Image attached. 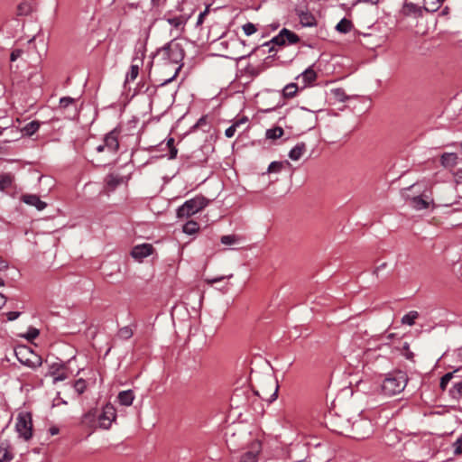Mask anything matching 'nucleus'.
<instances>
[{"label": "nucleus", "mask_w": 462, "mask_h": 462, "mask_svg": "<svg viewBox=\"0 0 462 462\" xmlns=\"http://www.w3.org/2000/svg\"><path fill=\"white\" fill-rule=\"evenodd\" d=\"M408 382L405 372L398 370L387 374L382 383V391L385 395L393 396L402 393Z\"/></svg>", "instance_id": "nucleus-1"}, {"label": "nucleus", "mask_w": 462, "mask_h": 462, "mask_svg": "<svg viewBox=\"0 0 462 462\" xmlns=\"http://www.w3.org/2000/svg\"><path fill=\"white\" fill-rule=\"evenodd\" d=\"M208 204V200L202 196H197L191 199L187 200L177 211L179 217H189L201 209H203Z\"/></svg>", "instance_id": "nucleus-2"}, {"label": "nucleus", "mask_w": 462, "mask_h": 462, "mask_svg": "<svg viewBox=\"0 0 462 462\" xmlns=\"http://www.w3.org/2000/svg\"><path fill=\"white\" fill-rule=\"evenodd\" d=\"M157 55L162 56L165 60L170 63L178 65L183 59V51L178 43L173 42H169L157 52Z\"/></svg>", "instance_id": "nucleus-3"}, {"label": "nucleus", "mask_w": 462, "mask_h": 462, "mask_svg": "<svg viewBox=\"0 0 462 462\" xmlns=\"http://www.w3.org/2000/svg\"><path fill=\"white\" fill-rule=\"evenodd\" d=\"M16 431L24 440H29L32 436V415L29 412L19 413L15 424Z\"/></svg>", "instance_id": "nucleus-4"}, {"label": "nucleus", "mask_w": 462, "mask_h": 462, "mask_svg": "<svg viewBox=\"0 0 462 462\" xmlns=\"http://www.w3.org/2000/svg\"><path fill=\"white\" fill-rule=\"evenodd\" d=\"M373 432V427L370 420L358 417L352 423L350 422L349 433L358 439H366Z\"/></svg>", "instance_id": "nucleus-5"}, {"label": "nucleus", "mask_w": 462, "mask_h": 462, "mask_svg": "<svg viewBox=\"0 0 462 462\" xmlns=\"http://www.w3.org/2000/svg\"><path fill=\"white\" fill-rule=\"evenodd\" d=\"M118 132L116 130H113L106 135L104 139V143L99 144L96 148V150L98 153L105 152L109 153H115L118 150Z\"/></svg>", "instance_id": "nucleus-6"}, {"label": "nucleus", "mask_w": 462, "mask_h": 462, "mask_svg": "<svg viewBox=\"0 0 462 462\" xmlns=\"http://www.w3.org/2000/svg\"><path fill=\"white\" fill-rule=\"evenodd\" d=\"M116 409L111 404H106L102 412L98 415V425L100 429L107 430L110 428L112 422L116 420Z\"/></svg>", "instance_id": "nucleus-7"}, {"label": "nucleus", "mask_w": 462, "mask_h": 462, "mask_svg": "<svg viewBox=\"0 0 462 462\" xmlns=\"http://www.w3.org/2000/svg\"><path fill=\"white\" fill-rule=\"evenodd\" d=\"M98 415L99 411L97 409H91L81 418L80 425L83 428L89 430V434L92 433L96 429L99 428Z\"/></svg>", "instance_id": "nucleus-8"}, {"label": "nucleus", "mask_w": 462, "mask_h": 462, "mask_svg": "<svg viewBox=\"0 0 462 462\" xmlns=\"http://www.w3.org/2000/svg\"><path fill=\"white\" fill-rule=\"evenodd\" d=\"M298 42H300L299 36L294 33L293 32L288 30V29H282L280 33L273 37L271 42L279 45L283 46L288 42L289 44H295Z\"/></svg>", "instance_id": "nucleus-9"}, {"label": "nucleus", "mask_w": 462, "mask_h": 462, "mask_svg": "<svg viewBox=\"0 0 462 462\" xmlns=\"http://www.w3.org/2000/svg\"><path fill=\"white\" fill-rule=\"evenodd\" d=\"M262 451V444L260 441H254L251 444L249 449L245 452L240 459V462H263L260 457Z\"/></svg>", "instance_id": "nucleus-10"}, {"label": "nucleus", "mask_w": 462, "mask_h": 462, "mask_svg": "<svg viewBox=\"0 0 462 462\" xmlns=\"http://www.w3.org/2000/svg\"><path fill=\"white\" fill-rule=\"evenodd\" d=\"M190 17L189 14H163V19L167 23L174 27L176 30L182 32L184 27Z\"/></svg>", "instance_id": "nucleus-11"}, {"label": "nucleus", "mask_w": 462, "mask_h": 462, "mask_svg": "<svg viewBox=\"0 0 462 462\" xmlns=\"http://www.w3.org/2000/svg\"><path fill=\"white\" fill-rule=\"evenodd\" d=\"M29 353L28 348L26 347H19L15 350V356L18 358V360L30 367H37L42 365V359L40 356H34V360H31L30 358L26 357V354Z\"/></svg>", "instance_id": "nucleus-12"}, {"label": "nucleus", "mask_w": 462, "mask_h": 462, "mask_svg": "<svg viewBox=\"0 0 462 462\" xmlns=\"http://www.w3.org/2000/svg\"><path fill=\"white\" fill-rule=\"evenodd\" d=\"M184 0H164L163 14H185L183 9Z\"/></svg>", "instance_id": "nucleus-13"}, {"label": "nucleus", "mask_w": 462, "mask_h": 462, "mask_svg": "<svg viewBox=\"0 0 462 462\" xmlns=\"http://www.w3.org/2000/svg\"><path fill=\"white\" fill-rule=\"evenodd\" d=\"M332 430L339 434H349L350 420L341 416H337L331 420Z\"/></svg>", "instance_id": "nucleus-14"}, {"label": "nucleus", "mask_w": 462, "mask_h": 462, "mask_svg": "<svg viewBox=\"0 0 462 462\" xmlns=\"http://www.w3.org/2000/svg\"><path fill=\"white\" fill-rule=\"evenodd\" d=\"M153 252V247L150 244H143L134 246L131 251L133 258L141 261L144 257L149 256Z\"/></svg>", "instance_id": "nucleus-15"}, {"label": "nucleus", "mask_w": 462, "mask_h": 462, "mask_svg": "<svg viewBox=\"0 0 462 462\" xmlns=\"http://www.w3.org/2000/svg\"><path fill=\"white\" fill-rule=\"evenodd\" d=\"M105 189L107 193L114 191L118 186L125 183L124 177L119 174H108L105 180Z\"/></svg>", "instance_id": "nucleus-16"}, {"label": "nucleus", "mask_w": 462, "mask_h": 462, "mask_svg": "<svg viewBox=\"0 0 462 462\" xmlns=\"http://www.w3.org/2000/svg\"><path fill=\"white\" fill-rule=\"evenodd\" d=\"M457 155L456 153L445 152L440 157V163L446 169H452L457 163Z\"/></svg>", "instance_id": "nucleus-17"}, {"label": "nucleus", "mask_w": 462, "mask_h": 462, "mask_svg": "<svg viewBox=\"0 0 462 462\" xmlns=\"http://www.w3.org/2000/svg\"><path fill=\"white\" fill-rule=\"evenodd\" d=\"M143 65V60L141 58H134L133 63L130 67V71L126 75V81H134L138 74H139V68Z\"/></svg>", "instance_id": "nucleus-18"}, {"label": "nucleus", "mask_w": 462, "mask_h": 462, "mask_svg": "<svg viewBox=\"0 0 462 462\" xmlns=\"http://www.w3.org/2000/svg\"><path fill=\"white\" fill-rule=\"evenodd\" d=\"M23 201L30 206H34L38 210H42L46 207V203L42 201L36 195H23Z\"/></svg>", "instance_id": "nucleus-19"}, {"label": "nucleus", "mask_w": 462, "mask_h": 462, "mask_svg": "<svg viewBox=\"0 0 462 462\" xmlns=\"http://www.w3.org/2000/svg\"><path fill=\"white\" fill-rule=\"evenodd\" d=\"M306 152V144L304 143H297L289 152V157L292 161H298Z\"/></svg>", "instance_id": "nucleus-20"}, {"label": "nucleus", "mask_w": 462, "mask_h": 462, "mask_svg": "<svg viewBox=\"0 0 462 462\" xmlns=\"http://www.w3.org/2000/svg\"><path fill=\"white\" fill-rule=\"evenodd\" d=\"M117 398L122 405L130 406L133 403L134 395L132 390H127L120 392Z\"/></svg>", "instance_id": "nucleus-21"}, {"label": "nucleus", "mask_w": 462, "mask_h": 462, "mask_svg": "<svg viewBox=\"0 0 462 462\" xmlns=\"http://www.w3.org/2000/svg\"><path fill=\"white\" fill-rule=\"evenodd\" d=\"M430 201L422 199L421 197H413L411 199V206L416 210H421L428 208L430 206Z\"/></svg>", "instance_id": "nucleus-22"}, {"label": "nucleus", "mask_w": 462, "mask_h": 462, "mask_svg": "<svg viewBox=\"0 0 462 462\" xmlns=\"http://www.w3.org/2000/svg\"><path fill=\"white\" fill-rule=\"evenodd\" d=\"M14 180V177L10 173L0 175V190H5L9 188Z\"/></svg>", "instance_id": "nucleus-23"}, {"label": "nucleus", "mask_w": 462, "mask_h": 462, "mask_svg": "<svg viewBox=\"0 0 462 462\" xmlns=\"http://www.w3.org/2000/svg\"><path fill=\"white\" fill-rule=\"evenodd\" d=\"M444 0H424V6L427 11L434 12L437 11Z\"/></svg>", "instance_id": "nucleus-24"}, {"label": "nucleus", "mask_w": 462, "mask_h": 462, "mask_svg": "<svg viewBox=\"0 0 462 462\" xmlns=\"http://www.w3.org/2000/svg\"><path fill=\"white\" fill-rule=\"evenodd\" d=\"M351 28H352V23L346 18H343L336 26V29L338 32H343V33H346V32H350Z\"/></svg>", "instance_id": "nucleus-25"}, {"label": "nucleus", "mask_w": 462, "mask_h": 462, "mask_svg": "<svg viewBox=\"0 0 462 462\" xmlns=\"http://www.w3.org/2000/svg\"><path fill=\"white\" fill-rule=\"evenodd\" d=\"M419 317V313L415 310L410 311L406 315H404L402 319V323L407 324L409 326H412L415 322V319Z\"/></svg>", "instance_id": "nucleus-26"}, {"label": "nucleus", "mask_w": 462, "mask_h": 462, "mask_svg": "<svg viewBox=\"0 0 462 462\" xmlns=\"http://www.w3.org/2000/svg\"><path fill=\"white\" fill-rule=\"evenodd\" d=\"M300 20L304 26H311L315 23L314 16L309 13H301Z\"/></svg>", "instance_id": "nucleus-27"}, {"label": "nucleus", "mask_w": 462, "mask_h": 462, "mask_svg": "<svg viewBox=\"0 0 462 462\" xmlns=\"http://www.w3.org/2000/svg\"><path fill=\"white\" fill-rule=\"evenodd\" d=\"M39 122L32 121L24 126L23 132L26 135H32L39 129Z\"/></svg>", "instance_id": "nucleus-28"}, {"label": "nucleus", "mask_w": 462, "mask_h": 462, "mask_svg": "<svg viewBox=\"0 0 462 462\" xmlns=\"http://www.w3.org/2000/svg\"><path fill=\"white\" fill-rule=\"evenodd\" d=\"M247 121L246 118H243L237 122H236L235 124H233L232 125H230L225 132V134L227 138H231L235 135L236 132V128L239 126L240 124L242 123H245Z\"/></svg>", "instance_id": "nucleus-29"}, {"label": "nucleus", "mask_w": 462, "mask_h": 462, "mask_svg": "<svg viewBox=\"0 0 462 462\" xmlns=\"http://www.w3.org/2000/svg\"><path fill=\"white\" fill-rule=\"evenodd\" d=\"M297 91H298L297 85L294 83H291V84H288L283 88V96L285 97H293L296 95Z\"/></svg>", "instance_id": "nucleus-30"}, {"label": "nucleus", "mask_w": 462, "mask_h": 462, "mask_svg": "<svg viewBox=\"0 0 462 462\" xmlns=\"http://www.w3.org/2000/svg\"><path fill=\"white\" fill-rule=\"evenodd\" d=\"M53 376V383L63 381L67 378V374L63 367L58 368L56 371L51 372Z\"/></svg>", "instance_id": "nucleus-31"}, {"label": "nucleus", "mask_w": 462, "mask_h": 462, "mask_svg": "<svg viewBox=\"0 0 462 462\" xmlns=\"http://www.w3.org/2000/svg\"><path fill=\"white\" fill-rule=\"evenodd\" d=\"M199 230V225L196 222L189 221L183 226V232L193 235Z\"/></svg>", "instance_id": "nucleus-32"}, {"label": "nucleus", "mask_w": 462, "mask_h": 462, "mask_svg": "<svg viewBox=\"0 0 462 462\" xmlns=\"http://www.w3.org/2000/svg\"><path fill=\"white\" fill-rule=\"evenodd\" d=\"M284 164L290 165L288 161L282 162H273L268 167V172H279L283 168Z\"/></svg>", "instance_id": "nucleus-33"}, {"label": "nucleus", "mask_w": 462, "mask_h": 462, "mask_svg": "<svg viewBox=\"0 0 462 462\" xmlns=\"http://www.w3.org/2000/svg\"><path fill=\"white\" fill-rule=\"evenodd\" d=\"M450 395L454 399H459L462 397V382L455 383L449 391Z\"/></svg>", "instance_id": "nucleus-34"}, {"label": "nucleus", "mask_w": 462, "mask_h": 462, "mask_svg": "<svg viewBox=\"0 0 462 462\" xmlns=\"http://www.w3.org/2000/svg\"><path fill=\"white\" fill-rule=\"evenodd\" d=\"M283 134V129L282 127H274L270 129L266 133V136L270 139H277L282 137Z\"/></svg>", "instance_id": "nucleus-35"}, {"label": "nucleus", "mask_w": 462, "mask_h": 462, "mask_svg": "<svg viewBox=\"0 0 462 462\" xmlns=\"http://www.w3.org/2000/svg\"><path fill=\"white\" fill-rule=\"evenodd\" d=\"M13 458L11 452L6 447L0 446V462H8Z\"/></svg>", "instance_id": "nucleus-36"}, {"label": "nucleus", "mask_w": 462, "mask_h": 462, "mask_svg": "<svg viewBox=\"0 0 462 462\" xmlns=\"http://www.w3.org/2000/svg\"><path fill=\"white\" fill-rule=\"evenodd\" d=\"M134 332L128 326L123 327L118 331V337L121 339H129L133 336Z\"/></svg>", "instance_id": "nucleus-37"}, {"label": "nucleus", "mask_w": 462, "mask_h": 462, "mask_svg": "<svg viewBox=\"0 0 462 462\" xmlns=\"http://www.w3.org/2000/svg\"><path fill=\"white\" fill-rule=\"evenodd\" d=\"M221 243L225 245H232L237 243L238 237L235 235H226L221 236Z\"/></svg>", "instance_id": "nucleus-38"}, {"label": "nucleus", "mask_w": 462, "mask_h": 462, "mask_svg": "<svg viewBox=\"0 0 462 462\" xmlns=\"http://www.w3.org/2000/svg\"><path fill=\"white\" fill-rule=\"evenodd\" d=\"M316 77H317L316 72L311 69H306L302 74L303 80L306 83L313 82L316 79Z\"/></svg>", "instance_id": "nucleus-39"}, {"label": "nucleus", "mask_w": 462, "mask_h": 462, "mask_svg": "<svg viewBox=\"0 0 462 462\" xmlns=\"http://www.w3.org/2000/svg\"><path fill=\"white\" fill-rule=\"evenodd\" d=\"M456 371L452 372V373H447L445 375H443L441 377V380H440V383H439V387L441 388L442 391H445L446 388H447V385L448 383L450 382V380L453 378V374L455 373Z\"/></svg>", "instance_id": "nucleus-40"}, {"label": "nucleus", "mask_w": 462, "mask_h": 462, "mask_svg": "<svg viewBox=\"0 0 462 462\" xmlns=\"http://www.w3.org/2000/svg\"><path fill=\"white\" fill-rule=\"evenodd\" d=\"M87 384L86 382L83 379H79L75 382L74 383V389L79 393L81 394L86 390Z\"/></svg>", "instance_id": "nucleus-41"}, {"label": "nucleus", "mask_w": 462, "mask_h": 462, "mask_svg": "<svg viewBox=\"0 0 462 462\" xmlns=\"http://www.w3.org/2000/svg\"><path fill=\"white\" fill-rule=\"evenodd\" d=\"M376 349H367L365 353H364V358H365V362H370L372 361L373 359H375L377 358L379 356L376 354Z\"/></svg>", "instance_id": "nucleus-42"}, {"label": "nucleus", "mask_w": 462, "mask_h": 462, "mask_svg": "<svg viewBox=\"0 0 462 462\" xmlns=\"http://www.w3.org/2000/svg\"><path fill=\"white\" fill-rule=\"evenodd\" d=\"M243 31L247 36H250L253 33H254L257 31V29L254 23H247L243 25Z\"/></svg>", "instance_id": "nucleus-43"}, {"label": "nucleus", "mask_w": 462, "mask_h": 462, "mask_svg": "<svg viewBox=\"0 0 462 462\" xmlns=\"http://www.w3.org/2000/svg\"><path fill=\"white\" fill-rule=\"evenodd\" d=\"M39 336V330L37 328H31L25 337L27 340L29 341H32L33 339H35L37 337Z\"/></svg>", "instance_id": "nucleus-44"}, {"label": "nucleus", "mask_w": 462, "mask_h": 462, "mask_svg": "<svg viewBox=\"0 0 462 462\" xmlns=\"http://www.w3.org/2000/svg\"><path fill=\"white\" fill-rule=\"evenodd\" d=\"M73 103H74V99L72 97H61L60 100V107L66 108Z\"/></svg>", "instance_id": "nucleus-45"}, {"label": "nucleus", "mask_w": 462, "mask_h": 462, "mask_svg": "<svg viewBox=\"0 0 462 462\" xmlns=\"http://www.w3.org/2000/svg\"><path fill=\"white\" fill-rule=\"evenodd\" d=\"M29 12V5L25 3H22L17 6V14L25 15Z\"/></svg>", "instance_id": "nucleus-46"}, {"label": "nucleus", "mask_w": 462, "mask_h": 462, "mask_svg": "<svg viewBox=\"0 0 462 462\" xmlns=\"http://www.w3.org/2000/svg\"><path fill=\"white\" fill-rule=\"evenodd\" d=\"M173 143H174V139L173 138H170L167 142V145L170 147L171 151V154H170V158H175L176 155H177V149L173 146Z\"/></svg>", "instance_id": "nucleus-47"}, {"label": "nucleus", "mask_w": 462, "mask_h": 462, "mask_svg": "<svg viewBox=\"0 0 462 462\" xmlns=\"http://www.w3.org/2000/svg\"><path fill=\"white\" fill-rule=\"evenodd\" d=\"M23 54V51L20 49L14 50L11 53L10 60L12 61H15L18 58H20Z\"/></svg>", "instance_id": "nucleus-48"}, {"label": "nucleus", "mask_w": 462, "mask_h": 462, "mask_svg": "<svg viewBox=\"0 0 462 462\" xmlns=\"http://www.w3.org/2000/svg\"><path fill=\"white\" fill-rule=\"evenodd\" d=\"M5 315H6L7 319L9 321H13V320H15L16 319H18L20 317L21 312H19V311H10V312H7Z\"/></svg>", "instance_id": "nucleus-49"}, {"label": "nucleus", "mask_w": 462, "mask_h": 462, "mask_svg": "<svg viewBox=\"0 0 462 462\" xmlns=\"http://www.w3.org/2000/svg\"><path fill=\"white\" fill-rule=\"evenodd\" d=\"M180 69H181V66H180V65H179L178 67H176V68L174 69V74L172 75V77H171V78H169V79H165V81H164V83H163V84H168V83L171 82V81H172V80L177 77V75L179 74V72H180Z\"/></svg>", "instance_id": "nucleus-50"}, {"label": "nucleus", "mask_w": 462, "mask_h": 462, "mask_svg": "<svg viewBox=\"0 0 462 462\" xmlns=\"http://www.w3.org/2000/svg\"><path fill=\"white\" fill-rule=\"evenodd\" d=\"M455 454H462V439H458L455 443Z\"/></svg>", "instance_id": "nucleus-51"}, {"label": "nucleus", "mask_w": 462, "mask_h": 462, "mask_svg": "<svg viewBox=\"0 0 462 462\" xmlns=\"http://www.w3.org/2000/svg\"><path fill=\"white\" fill-rule=\"evenodd\" d=\"M226 277L230 278V277H232V274H230L228 276H221V277L214 278V279H211V280L208 279V280H207V282L208 284H213L215 282H220V281L224 280Z\"/></svg>", "instance_id": "nucleus-52"}, {"label": "nucleus", "mask_w": 462, "mask_h": 462, "mask_svg": "<svg viewBox=\"0 0 462 462\" xmlns=\"http://www.w3.org/2000/svg\"><path fill=\"white\" fill-rule=\"evenodd\" d=\"M454 177L457 183H462V170H458L454 173Z\"/></svg>", "instance_id": "nucleus-53"}, {"label": "nucleus", "mask_w": 462, "mask_h": 462, "mask_svg": "<svg viewBox=\"0 0 462 462\" xmlns=\"http://www.w3.org/2000/svg\"><path fill=\"white\" fill-rule=\"evenodd\" d=\"M386 266H387V263H383L382 264H380L379 266H377V267L374 270L373 273H374V275L378 276V275H379V272H380V270H383V268H385Z\"/></svg>", "instance_id": "nucleus-54"}, {"label": "nucleus", "mask_w": 462, "mask_h": 462, "mask_svg": "<svg viewBox=\"0 0 462 462\" xmlns=\"http://www.w3.org/2000/svg\"><path fill=\"white\" fill-rule=\"evenodd\" d=\"M8 267V263L6 261L0 258V271L5 270Z\"/></svg>", "instance_id": "nucleus-55"}, {"label": "nucleus", "mask_w": 462, "mask_h": 462, "mask_svg": "<svg viewBox=\"0 0 462 462\" xmlns=\"http://www.w3.org/2000/svg\"><path fill=\"white\" fill-rule=\"evenodd\" d=\"M207 13H208V12H207V11H205V12H203V13H201V14H199V19H198V22H197V24H198V25H199V24H201V23H203V19H204V17L207 15Z\"/></svg>", "instance_id": "nucleus-56"}, {"label": "nucleus", "mask_w": 462, "mask_h": 462, "mask_svg": "<svg viewBox=\"0 0 462 462\" xmlns=\"http://www.w3.org/2000/svg\"><path fill=\"white\" fill-rule=\"evenodd\" d=\"M6 302V298L4 294L0 293V309H2Z\"/></svg>", "instance_id": "nucleus-57"}, {"label": "nucleus", "mask_w": 462, "mask_h": 462, "mask_svg": "<svg viewBox=\"0 0 462 462\" xmlns=\"http://www.w3.org/2000/svg\"><path fill=\"white\" fill-rule=\"evenodd\" d=\"M248 72L253 76H257L259 74L258 70H256L254 68H247Z\"/></svg>", "instance_id": "nucleus-58"}, {"label": "nucleus", "mask_w": 462, "mask_h": 462, "mask_svg": "<svg viewBox=\"0 0 462 462\" xmlns=\"http://www.w3.org/2000/svg\"><path fill=\"white\" fill-rule=\"evenodd\" d=\"M50 432H51V435H56V434L59 433V429L56 428V427H52V428L50 429Z\"/></svg>", "instance_id": "nucleus-59"}, {"label": "nucleus", "mask_w": 462, "mask_h": 462, "mask_svg": "<svg viewBox=\"0 0 462 462\" xmlns=\"http://www.w3.org/2000/svg\"><path fill=\"white\" fill-rule=\"evenodd\" d=\"M277 393H278V385L276 384V385H275L274 393H273V394L272 395L273 400H274V399H276V398H277Z\"/></svg>", "instance_id": "nucleus-60"}, {"label": "nucleus", "mask_w": 462, "mask_h": 462, "mask_svg": "<svg viewBox=\"0 0 462 462\" xmlns=\"http://www.w3.org/2000/svg\"><path fill=\"white\" fill-rule=\"evenodd\" d=\"M161 0H152V4L153 6H159Z\"/></svg>", "instance_id": "nucleus-61"}, {"label": "nucleus", "mask_w": 462, "mask_h": 462, "mask_svg": "<svg viewBox=\"0 0 462 462\" xmlns=\"http://www.w3.org/2000/svg\"><path fill=\"white\" fill-rule=\"evenodd\" d=\"M364 2H370V3H373V4H375L378 2V0H363Z\"/></svg>", "instance_id": "nucleus-62"}, {"label": "nucleus", "mask_w": 462, "mask_h": 462, "mask_svg": "<svg viewBox=\"0 0 462 462\" xmlns=\"http://www.w3.org/2000/svg\"><path fill=\"white\" fill-rule=\"evenodd\" d=\"M4 285H5L4 280L2 278H0V286H4Z\"/></svg>", "instance_id": "nucleus-63"}, {"label": "nucleus", "mask_w": 462, "mask_h": 462, "mask_svg": "<svg viewBox=\"0 0 462 462\" xmlns=\"http://www.w3.org/2000/svg\"><path fill=\"white\" fill-rule=\"evenodd\" d=\"M204 121H205V119H204V118H201V119H199V123H198V124H199V125H201V124H203V122H204Z\"/></svg>", "instance_id": "nucleus-64"}]
</instances>
